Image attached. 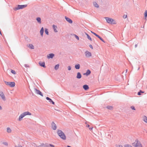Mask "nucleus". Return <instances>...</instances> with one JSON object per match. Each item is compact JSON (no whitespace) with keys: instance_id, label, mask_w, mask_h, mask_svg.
<instances>
[{"instance_id":"obj_1","label":"nucleus","mask_w":147,"mask_h":147,"mask_svg":"<svg viewBox=\"0 0 147 147\" xmlns=\"http://www.w3.org/2000/svg\"><path fill=\"white\" fill-rule=\"evenodd\" d=\"M132 146L134 147H143L140 142L138 140H136L135 141L132 143Z\"/></svg>"},{"instance_id":"obj_2","label":"nucleus","mask_w":147,"mask_h":147,"mask_svg":"<svg viewBox=\"0 0 147 147\" xmlns=\"http://www.w3.org/2000/svg\"><path fill=\"white\" fill-rule=\"evenodd\" d=\"M31 115V113L28 111L24 112L19 116L18 120L20 121H21L22 119V118L25 116L27 115Z\"/></svg>"},{"instance_id":"obj_3","label":"nucleus","mask_w":147,"mask_h":147,"mask_svg":"<svg viewBox=\"0 0 147 147\" xmlns=\"http://www.w3.org/2000/svg\"><path fill=\"white\" fill-rule=\"evenodd\" d=\"M57 133L60 137L62 139L65 140L66 139L65 134L61 130H58Z\"/></svg>"},{"instance_id":"obj_4","label":"nucleus","mask_w":147,"mask_h":147,"mask_svg":"<svg viewBox=\"0 0 147 147\" xmlns=\"http://www.w3.org/2000/svg\"><path fill=\"white\" fill-rule=\"evenodd\" d=\"M105 18L108 23L111 24H116L115 21L112 18L107 17H106Z\"/></svg>"},{"instance_id":"obj_5","label":"nucleus","mask_w":147,"mask_h":147,"mask_svg":"<svg viewBox=\"0 0 147 147\" xmlns=\"http://www.w3.org/2000/svg\"><path fill=\"white\" fill-rule=\"evenodd\" d=\"M5 84L11 87H13L15 86V83L14 82H5Z\"/></svg>"},{"instance_id":"obj_6","label":"nucleus","mask_w":147,"mask_h":147,"mask_svg":"<svg viewBox=\"0 0 147 147\" xmlns=\"http://www.w3.org/2000/svg\"><path fill=\"white\" fill-rule=\"evenodd\" d=\"M27 6V5H18V7L15 9V10H17L23 9Z\"/></svg>"},{"instance_id":"obj_7","label":"nucleus","mask_w":147,"mask_h":147,"mask_svg":"<svg viewBox=\"0 0 147 147\" xmlns=\"http://www.w3.org/2000/svg\"><path fill=\"white\" fill-rule=\"evenodd\" d=\"M34 90L36 94H39L42 96H43L42 94L39 90H38L36 88H34Z\"/></svg>"},{"instance_id":"obj_8","label":"nucleus","mask_w":147,"mask_h":147,"mask_svg":"<svg viewBox=\"0 0 147 147\" xmlns=\"http://www.w3.org/2000/svg\"><path fill=\"white\" fill-rule=\"evenodd\" d=\"M85 55L87 57H91L92 56L91 53L88 51H86L85 52Z\"/></svg>"},{"instance_id":"obj_9","label":"nucleus","mask_w":147,"mask_h":147,"mask_svg":"<svg viewBox=\"0 0 147 147\" xmlns=\"http://www.w3.org/2000/svg\"><path fill=\"white\" fill-rule=\"evenodd\" d=\"M0 96L3 100H6L5 96L3 92H0Z\"/></svg>"},{"instance_id":"obj_10","label":"nucleus","mask_w":147,"mask_h":147,"mask_svg":"<svg viewBox=\"0 0 147 147\" xmlns=\"http://www.w3.org/2000/svg\"><path fill=\"white\" fill-rule=\"evenodd\" d=\"M65 18L66 21L69 23L70 24H71L72 23V21L69 18L67 17L66 16H65Z\"/></svg>"},{"instance_id":"obj_11","label":"nucleus","mask_w":147,"mask_h":147,"mask_svg":"<svg viewBox=\"0 0 147 147\" xmlns=\"http://www.w3.org/2000/svg\"><path fill=\"white\" fill-rule=\"evenodd\" d=\"M52 129L54 130H55L57 129V126L56 124L54 123H52Z\"/></svg>"},{"instance_id":"obj_12","label":"nucleus","mask_w":147,"mask_h":147,"mask_svg":"<svg viewBox=\"0 0 147 147\" xmlns=\"http://www.w3.org/2000/svg\"><path fill=\"white\" fill-rule=\"evenodd\" d=\"M54 56V55L53 53L49 54L47 56L48 58H52Z\"/></svg>"},{"instance_id":"obj_13","label":"nucleus","mask_w":147,"mask_h":147,"mask_svg":"<svg viewBox=\"0 0 147 147\" xmlns=\"http://www.w3.org/2000/svg\"><path fill=\"white\" fill-rule=\"evenodd\" d=\"M39 64L40 65L43 67H45L46 66H45V62H39Z\"/></svg>"},{"instance_id":"obj_14","label":"nucleus","mask_w":147,"mask_h":147,"mask_svg":"<svg viewBox=\"0 0 147 147\" xmlns=\"http://www.w3.org/2000/svg\"><path fill=\"white\" fill-rule=\"evenodd\" d=\"M142 120L145 123H147V117L145 116H143Z\"/></svg>"},{"instance_id":"obj_15","label":"nucleus","mask_w":147,"mask_h":147,"mask_svg":"<svg viewBox=\"0 0 147 147\" xmlns=\"http://www.w3.org/2000/svg\"><path fill=\"white\" fill-rule=\"evenodd\" d=\"M46 98L47 100H49V102H51L53 104V105L54 104H55L54 102L52 100L51 98H49L48 97H47Z\"/></svg>"},{"instance_id":"obj_16","label":"nucleus","mask_w":147,"mask_h":147,"mask_svg":"<svg viewBox=\"0 0 147 147\" xmlns=\"http://www.w3.org/2000/svg\"><path fill=\"white\" fill-rule=\"evenodd\" d=\"M53 27L54 32H57V26H55L54 25H53Z\"/></svg>"},{"instance_id":"obj_17","label":"nucleus","mask_w":147,"mask_h":147,"mask_svg":"<svg viewBox=\"0 0 147 147\" xmlns=\"http://www.w3.org/2000/svg\"><path fill=\"white\" fill-rule=\"evenodd\" d=\"M91 73V72L89 70H88L87 71L86 73H84V75H86V76H88Z\"/></svg>"},{"instance_id":"obj_18","label":"nucleus","mask_w":147,"mask_h":147,"mask_svg":"<svg viewBox=\"0 0 147 147\" xmlns=\"http://www.w3.org/2000/svg\"><path fill=\"white\" fill-rule=\"evenodd\" d=\"M77 78L78 79H80L81 78V75L80 72H78L77 73Z\"/></svg>"},{"instance_id":"obj_19","label":"nucleus","mask_w":147,"mask_h":147,"mask_svg":"<svg viewBox=\"0 0 147 147\" xmlns=\"http://www.w3.org/2000/svg\"><path fill=\"white\" fill-rule=\"evenodd\" d=\"M83 88L85 90H87L88 89L89 87L88 85H85L83 86Z\"/></svg>"},{"instance_id":"obj_20","label":"nucleus","mask_w":147,"mask_h":147,"mask_svg":"<svg viewBox=\"0 0 147 147\" xmlns=\"http://www.w3.org/2000/svg\"><path fill=\"white\" fill-rule=\"evenodd\" d=\"M43 32H44V28H43V27H42L40 31V34H41V35L42 36H43Z\"/></svg>"},{"instance_id":"obj_21","label":"nucleus","mask_w":147,"mask_h":147,"mask_svg":"<svg viewBox=\"0 0 147 147\" xmlns=\"http://www.w3.org/2000/svg\"><path fill=\"white\" fill-rule=\"evenodd\" d=\"M107 108L109 109L112 110L113 109V107L112 106H108L107 107Z\"/></svg>"},{"instance_id":"obj_22","label":"nucleus","mask_w":147,"mask_h":147,"mask_svg":"<svg viewBox=\"0 0 147 147\" xmlns=\"http://www.w3.org/2000/svg\"><path fill=\"white\" fill-rule=\"evenodd\" d=\"M7 131L8 133H10L11 131V129L9 127H8L7 129Z\"/></svg>"},{"instance_id":"obj_23","label":"nucleus","mask_w":147,"mask_h":147,"mask_svg":"<svg viewBox=\"0 0 147 147\" xmlns=\"http://www.w3.org/2000/svg\"><path fill=\"white\" fill-rule=\"evenodd\" d=\"M80 64H78L76 65L75 66V68L77 69H80Z\"/></svg>"},{"instance_id":"obj_24","label":"nucleus","mask_w":147,"mask_h":147,"mask_svg":"<svg viewBox=\"0 0 147 147\" xmlns=\"http://www.w3.org/2000/svg\"><path fill=\"white\" fill-rule=\"evenodd\" d=\"M93 5L95 7H96L98 8L99 7V5L96 2H94L93 3Z\"/></svg>"},{"instance_id":"obj_25","label":"nucleus","mask_w":147,"mask_h":147,"mask_svg":"<svg viewBox=\"0 0 147 147\" xmlns=\"http://www.w3.org/2000/svg\"><path fill=\"white\" fill-rule=\"evenodd\" d=\"M36 20L40 24L41 23V19L40 18L38 17L36 18Z\"/></svg>"},{"instance_id":"obj_26","label":"nucleus","mask_w":147,"mask_h":147,"mask_svg":"<svg viewBox=\"0 0 147 147\" xmlns=\"http://www.w3.org/2000/svg\"><path fill=\"white\" fill-rule=\"evenodd\" d=\"M86 35L87 37V38H88V39H89V40H90L91 41H92V39H91V38H90V37L89 36L88 34L87 33H86Z\"/></svg>"},{"instance_id":"obj_27","label":"nucleus","mask_w":147,"mask_h":147,"mask_svg":"<svg viewBox=\"0 0 147 147\" xmlns=\"http://www.w3.org/2000/svg\"><path fill=\"white\" fill-rule=\"evenodd\" d=\"M29 47L31 49H34V46L32 44L29 45Z\"/></svg>"},{"instance_id":"obj_28","label":"nucleus","mask_w":147,"mask_h":147,"mask_svg":"<svg viewBox=\"0 0 147 147\" xmlns=\"http://www.w3.org/2000/svg\"><path fill=\"white\" fill-rule=\"evenodd\" d=\"M59 67V64H57V65H56V66H55V70L57 69H58Z\"/></svg>"},{"instance_id":"obj_29","label":"nucleus","mask_w":147,"mask_h":147,"mask_svg":"<svg viewBox=\"0 0 147 147\" xmlns=\"http://www.w3.org/2000/svg\"><path fill=\"white\" fill-rule=\"evenodd\" d=\"M91 32L95 36H96V37H97L98 38L100 36L98 35V34H96L95 33H94V32H92V31H91Z\"/></svg>"},{"instance_id":"obj_30","label":"nucleus","mask_w":147,"mask_h":147,"mask_svg":"<svg viewBox=\"0 0 147 147\" xmlns=\"http://www.w3.org/2000/svg\"><path fill=\"white\" fill-rule=\"evenodd\" d=\"M45 32L47 35L49 34V32H48V30L47 29V28L45 29Z\"/></svg>"},{"instance_id":"obj_31","label":"nucleus","mask_w":147,"mask_h":147,"mask_svg":"<svg viewBox=\"0 0 147 147\" xmlns=\"http://www.w3.org/2000/svg\"><path fill=\"white\" fill-rule=\"evenodd\" d=\"M144 93V92L142 91L141 90H140V91L138 93V95H141V93Z\"/></svg>"},{"instance_id":"obj_32","label":"nucleus","mask_w":147,"mask_h":147,"mask_svg":"<svg viewBox=\"0 0 147 147\" xmlns=\"http://www.w3.org/2000/svg\"><path fill=\"white\" fill-rule=\"evenodd\" d=\"M11 72L13 74H16V71L14 70H11Z\"/></svg>"},{"instance_id":"obj_33","label":"nucleus","mask_w":147,"mask_h":147,"mask_svg":"<svg viewBox=\"0 0 147 147\" xmlns=\"http://www.w3.org/2000/svg\"><path fill=\"white\" fill-rule=\"evenodd\" d=\"M144 16L145 17H147V10H146L144 13Z\"/></svg>"},{"instance_id":"obj_34","label":"nucleus","mask_w":147,"mask_h":147,"mask_svg":"<svg viewBox=\"0 0 147 147\" xmlns=\"http://www.w3.org/2000/svg\"><path fill=\"white\" fill-rule=\"evenodd\" d=\"M3 144L5 146H7L8 144L7 142H4L3 143Z\"/></svg>"},{"instance_id":"obj_35","label":"nucleus","mask_w":147,"mask_h":147,"mask_svg":"<svg viewBox=\"0 0 147 147\" xmlns=\"http://www.w3.org/2000/svg\"><path fill=\"white\" fill-rule=\"evenodd\" d=\"M125 147H133L131 146L128 145V144H127L125 145Z\"/></svg>"},{"instance_id":"obj_36","label":"nucleus","mask_w":147,"mask_h":147,"mask_svg":"<svg viewBox=\"0 0 147 147\" xmlns=\"http://www.w3.org/2000/svg\"><path fill=\"white\" fill-rule=\"evenodd\" d=\"M98 38H99L104 43L105 42L104 40L100 36Z\"/></svg>"},{"instance_id":"obj_37","label":"nucleus","mask_w":147,"mask_h":147,"mask_svg":"<svg viewBox=\"0 0 147 147\" xmlns=\"http://www.w3.org/2000/svg\"><path fill=\"white\" fill-rule=\"evenodd\" d=\"M131 108L132 109V110H135V107L134 106H132L131 107Z\"/></svg>"},{"instance_id":"obj_38","label":"nucleus","mask_w":147,"mask_h":147,"mask_svg":"<svg viewBox=\"0 0 147 147\" xmlns=\"http://www.w3.org/2000/svg\"><path fill=\"white\" fill-rule=\"evenodd\" d=\"M75 37L78 40H79V37H78V36H77V35H75Z\"/></svg>"},{"instance_id":"obj_39","label":"nucleus","mask_w":147,"mask_h":147,"mask_svg":"<svg viewBox=\"0 0 147 147\" xmlns=\"http://www.w3.org/2000/svg\"><path fill=\"white\" fill-rule=\"evenodd\" d=\"M127 15H124L123 16V18H127Z\"/></svg>"},{"instance_id":"obj_40","label":"nucleus","mask_w":147,"mask_h":147,"mask_svg":"<svg viewBox=\"0 0 147 147\" xmlns=\"http://www.w3.org/2000/svg\"><path fill=\"white\" fill-rule=\"evenodd\" d=\"M68 68L69 70H70L71 69V67L70 66H68Z\"/></svg>"},{"instance_id":"obj_41","label":"nucleus","mask_w":147,"mask_h":147,"mask_svg":"<svg viewBox=\"0 0 147 147\" xmlns=\"http://www.w3.org/2000/svg\"><path fill=\"white\" fill-rule=\"evenodd\" d=\"M89 47H90V48H91L92 49H93V47L92 46V45H89Z\"/></svg>"},{"instance_id":"obj_42","label":"nucleus","mask_w":147,"mask_h":147,"mask_svg":"<svg viewBox=\"0 0 147 147\" xmlns=\"http://www.w3.org/2000/svg\"><path fill=\"white\" fill-rule=\"evenodd\" d=\"M117 147H123L121 145H119L117 146Z\"/></svg>"},{"instance_id":"obj_43","label":"nucleus","mask_w":147,"mask_h":147,"mask_svg":"<svg viewBox=\"0 0 147 147\" xmlns=\"http://www.w3.org/2000/svg\"><path fill=\"white\" fill-rule=\"evenodd\" d=\"M93 128V127H91L89 128V129L90 130H92V129Z\"/></svg>"},{"instance_id":"obj_44","label":"nucleus","mask_w":147,"mask_h":147,"mask_svg":"<svg viewBox=\"0 0 147 147\" xmlns=\"http://www.w3.org/2000/svg\"><path fill=\"white\" fill-rule=\"evenodd\" d=\"M89 126H90V125H88V124H87V125H86V127H89Z\"/></svg>"},{"instance_id":"obj_45","label":"nucleus","mask_w":147,"mask_h":147,"mask_svg":"<svg viewBox=\"0 0 147 147\" xmlns=\"http://www.w3.org/2000/svg\"><path fill=\"white\" fill-rule=\"evenodd\" d=\"M25 66L26 67H28V65H25Z\"/></svg>"},{"instance_id":"obj_46","label":"nucleus","mask_w":147,"mask_h":147,"mask_svg":"<svg viewBox=\"0 0 147 147\" xmlns=\"http://www.w3.org/2000/svg\"><path fill=\"white\" fill-rule=\"evenodd\" d=\"M50 145L52 146V147H54V146L52 145H51V144H50Z\"/></svg>"},{"instance_id":"obj_47","label":"nucleus","mask_w":147,"mask_h":147,"mask_svg":"<svg viewBox=\"0 0 147 147\" xmlns=\"http://www.w3.org/2000/svg\"><path fill=\"white\" fill-rule=\"evenodd\" d=\"M135 47L136 48L137 47V45H136L135 46Z\"/></svg>"},{"instance_id":"obj_48","label":"nucleus","mask_w":147,"mask_h":147,"mask_svg":"<svg viewBox=\"0 0 147 147\" xmlns=\"http://www.w3.org/2000/svg\"><path fill=\"white\" fill-rule=\"evenodd\" d=\"M2 109V107L0 105V109L1 110Z\"/></svg>"},{"instance_id":"obj_49","label":"nucleus","mask_w":147,"mask_h":147,"mask_svg":"<svg viewBox=\"0 0 147 147\" xmlns=\"http://www.w3.org/2000/svg\"><path fill=\"white\" fill-rule=\"evenodd\" d=\"M15 147H20V146H15Z\"/></svg>"},{"instance_id":"obj_50","label":"nucleus","mask_w":147,"mask_h":147,"mask_svg":"<svg viewBox=\"0 0 147 147\" xmlns=\"http://www.w3.org/2000/svg\"><path fill=\"white\" fill-rule=\"evenodd\" d=\"M20 147H23V146H20Z\"/></svg>"}]
</instances>
